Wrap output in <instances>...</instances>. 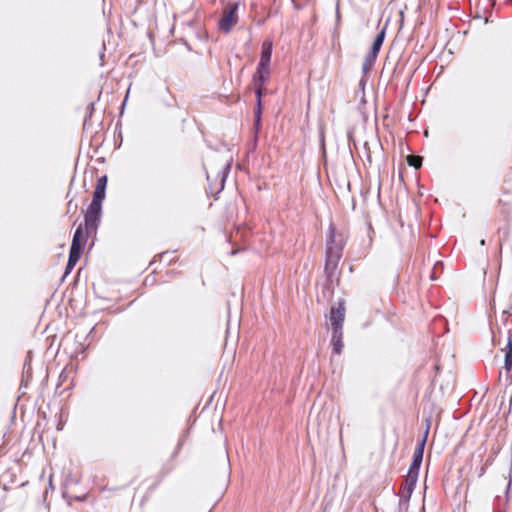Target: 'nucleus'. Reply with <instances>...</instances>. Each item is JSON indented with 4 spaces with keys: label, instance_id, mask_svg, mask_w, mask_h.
Listing matches in <instances>:
<instances>
[{
    "label": "nucleus",
    "instance_id": "obj_15",
    "mask_svg": "<svg viewBox=\"0 0 512 512\" xmlns=\"http://www.w3.org/2000/svg\"><path fill=\"white\" fill-rule=\"evenodd\" d=\"M421 463L412 461L407 475H415L418 478Z\"/></svg>",
    "mask_w": 512,
    "mask_h": 512
},
{
    "label": "nucleus",
    "instance_id": "obj_17",
    "mask_svg": "<svg viewBox=\"0 0 512 512\" xmlns=\"http://www.w3.org/2000/svg\"><path fill=\"white\" fill-rule=\"evenodd\" d=\"M260 116H261V99L259 100V98L257 97V110L255 112L256 126H258L260 123Z\"/></svg>",
    "mask_w": 512,
    "mask_h": 512
},
{
    "label": "nucleus",
    "instance_id": "obj_7",
    "mask_svg": "<svg viewBox=\"0 0 512 512\" xmlns=\"http://www.w3.org/2000/svg\"><path fill=\"white\" fill-rule=\"evenodd\" d=\"M107 186V177L102 176L97 180L93 199L90 205L102 207V202L105 199V192Z\"/></svg>",
    "mask_w": 512,
    "mask_h": 512
},
{
    "label": "nucleus",
    "instance_id": "obj_6",
    "mask_svg": "<svg viewBox=\"0 0 512 512\" xmlns=\"http://www.w3.org/2000/svg\"><path fill=\"white\" fill-rule=\"evenodd\" d=\"M415 475H406L405 481L400 489V506L407 508L409 499L417 483Z\"/></svg>",
    "mask_w": 512,
    "mask_h": 512
},
{
    "label": "nucleus",
    "instance_id": "obj_19",
    "mask_svg": "<svg viewBox=\"0 0 512 512\" xmlns=\"http://www.w3.org/2000/svg\"><path fill=\"white\" fill-rule=\"evenodd\" d=\"M480 243H481V245H484L485 244V240L482 239Z\"/></svg>",
    "mask_w": 512,
    "mask_h": 512
},
{
    "label": "nucleus",
    "instance_id": "obj_8",
    "mask_svg": "<svg viewBox=\"0 0 512 512\" xmlns=\"http://www.w3.org/2000/svg\"><path fill=\"white\" fill-rule=\"evenodd\" d=\"M345 318V308L339 305L337 308H332L330 311V322L333 331H342Z\"/></svg>",
    "mask_w": 512,
    "mask_h": 512
},
{
    "label": "nucleus",
    "instance_id": "obj_4",
    "mask_svg": "<svg viewBox=\"0 0 512 512\" xmlns=\"http://www.w3.org/2000/svg\"><path fill=\"white\" fill-rule=\"evenodd\" d=\"M237 4H231L225 7L223 15L218 22V27L222 32L228 33L238 22Z\"/></svg>",
    "mask_w": 512,
    "mask_h": 512
},
{
    "label": "nucleus",
    "instance_id": "obj_14",
    "mask_svg": "<svg viewBox=\"0 0 512 512\" xmlns=\"http://www.w3.org/2000/svg\"><path fill=\"white\" fill-rule=\"evenodd\" d=\"M377 56L378 55L372 56V52L371 51L366 55L364 63H363V71L364 72H368L369 70H371V68L374 65V62H375Z\"/></svg>",
    "mask_w": 512,
    "mask_h": 512
},
{
    "label": "nucleus",
    "instance_id": "obj_2",
    "mask_svg": "<svg viewBox=\"0 0 512 512\" xmlns=\"http://www.w3.org/2000/svg\"><path fill=\"white\" fill-rule=\"evenodd\" d=\"M342 256V244L341 242H336L335 239V228L333 225L329 226V236L327 242V251H326V265L325 270L327 273L332 274L339 263V260Z\"/></svg>",
    "mask_w": 512,
    "mask_h": 512
},
{
    "label": "nucleus",
    "instance_id": "obj_11",
    "mask_svg": "<svg viewBox=\"0 0 512 512\" xmlns=\"http://www.w3.org/2000/svg\"><path fill=\"white\" fill-rule=\"evenodd\" d=\"M385 34H386V25L381 29V31L377 34L376 38L374 39V42H373L371 50H370L372 52V56L378 55V53L381 49V46L384 42Z\"/></svg>",
    "mask_w": 512,
    "mask_h": 512
},
{
    "label": "nucleus",
    "instance_id": "obj_12",
    "mask_svg": "<svg viewBox=\"0 0 512 512\" xmlns=\"http://www.w3.org/2000/svg\"><path fill=\"white\" fill-rule=\"evenodd\" d=\"M385 34H386V25L381 29V31L377 34L376 38L374 39V42H373L371 50H370L372 52V56L378 55V53L381 49V46L384 42Z\"/></svg>",
    "mask_w": 512,
    "mask_h": 512
},
{
    "label": "nucleus",
    "instance_id": "obj_1",
    "mask_svg": "<svg viewBox=\"0 0 512 512\" xmlns=\"http://www.w3.org/2000/svg\"><path fill=\"white\" fill-rule=\"evenodd\" d=\"M272 47L273 44L271 40H265L262 43L260 61L257 67V71L253 76V81L256 86V95H258L259 99L262 95L263 85L268 80L270 75L269 66L272 56Z\"/></svg>",
    "mask_w": 512,
    "mask_h": 512
},
{
    "label": "nucleus",
    "instance_id": "obj_13",
    "mask_svg": "<svg viewBox=\"0 0 512 512\" xmlns=\"http://www.w3.org/2000/svg\"><path fill=\"white\" fill-rule=\"evenodd\" d=\"M505 351V369L510 371L512 369V339L509 337Z\"/></svg>",
    "mask_w": 512,
    "mask_h": 512
},
{
    "label": "nucleus",
    "instance_id": "obj_9",
    "mask_svg": "<svg viewBox=\"0 0 512 512\" xmlns=\"http://www.w3.org/2000/svg\"><path fill=\"white\" fill-rule=\"evenodd\" d=\"M343 332L342 331H332L331 344L333 346V352L335 354H341L343 349Z\"/></svg>",
    "mask_w": 512,
    "mask_h": 512
},
{
    "label": "nucleus",
    "instance_id": "obj_16",
    "mask_svg": "<svg viewBox=\"0 0 512 512\" xmlns=\"http://www.w3.org/2000/svg\"><path fill=\"white\" fill-rule=\"evenodd\" d=\"M422 159L419 156H408V164L415 168H419L421 166Z\"/></svg>",
    "mask_w": 512,
    "mask_h": 512
},
{
    "label": "nucleus",
    "instance_id": "obj_10",
    "mask_svg": "<svg viewBox=\"0 0 512 512\" xmlns=\"http://www.w3.org/2000/svg\"><path fill=\"white\" fill-rule=\"evenodd\" d=\"M429 432V427L426 429L423 439L418 443L417 447L414 450L413 461L422 463L424 447L426 444L427 436Z\"/></svg>",
    "mask_w": 512,
    "mask_h": 512
},
{
    "label": "nucleus",
    "instance_id": "obj_5",
    "mask_svg": "<svg viewBox=\"0 0 512 512\" xmlns=\"http://www.w3.org/2000/svg\"><path fill=\"white\" fill-rule=\"evenodd\" d=\"M101 211L102 207L94 205H89L87 208L85 213V229L88 234L97 229L101 218Z\"/></svg>",
    "mask_w": 512,
    "mask_h": 512
},
{
    "label": "nucleus",
    "instance_id": "obj_18",
    "mask_svg": "<svg viewBox=\"0 0 512 512\" xmlns=\"http://www.w3.org/2000/svg\"><path fill=\"white\" fill-rule=\"evenodd\" d=\"M71 209H73V206H72V202L70 201V202L68 203V210L70 211Z\"/></svg>",
    "mask_w": 512,
    "mask_h": 512
},
{
    "label": "nucleus",
    "instance_id": "obj_3",
    "mask_svg": "<svg viewBox=\"0 0 512 512\" xmlns=\"http://www.w3.org/2000/svg\"><path fill=\"white\" fill-rule=\"evenodd\" d=\"M84 242L83 231L81 225L76 229L69 253L68 263L66 270L67 272L72 270L76 263L79 261Z\"/></svg>",
    "mask_w": 512,
    "mask_h": 512
}]
</instances>
